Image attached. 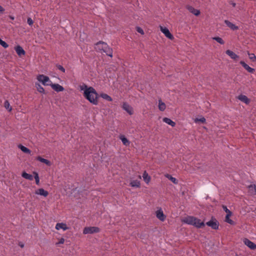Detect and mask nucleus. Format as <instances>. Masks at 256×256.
I'll return each instance as SVG.
<instances>
[{
  "mask_svg": "<svg viewBox=\"0 0 256 256\" xmlns=\"http://www.w3.org/2000/svg\"><path fill=\"white\" fill-rule=\"evenodd\" d=\"M104 44V50L102 51L104 52H105L106 54L110 57L112 56V50L109 47L108 44Z\"/></svg>",
  "mask_w": 256,
  "mask_h": 256,
  "instance_id": "9b49d317",
  "label": "nucleus"
},
{
  "mask_svg": "<svg viewBox=\"0 0 256 256\" xmlns=\"http://www.w3.org/2000/svg\"><path fill=\"white\" fill-rule=\"evenodd\" d=\"M156 218L162 222H164L166 218V216L164 214L161 208H158L156 212Z\"/></svg>",
  "mask_w": 256,
  "mask_h": 256,
  "instance_id": "39448f33",
  "label": "nucleus"
},
{
  "mask_svg": "<svg viewBox=\"0 0 256 256\" xmlns=\"http://www.w3.org/2000/svg\"><path fill=\"white\" fill-rule=\"evenodd\" d=\"M4 106L5 108L8 110V112H11L12 110V108L10 106L9 102L8 100H6L4 102Z\"/></svg>",
  "mask_w": 256,
  "mask_h": 256,
  "instance_id": "f704fd0d",
  "label": "nucleus"
},
{
  "mask_svg": "<svg viewBox=\"0 0 256 256\" xmlns=\"http://www.w3.org/2000/svg\"><path fill=\"white\" fill-rule=\"evenodd\" d=\"M244 244L251 250L256 249V244L250 240L245 238L244 240Z\"/></svg>",
  "mask_w": 256,
  "mask_h": 256,
  "instance_id": "9d476101",
  "label": "nucleus"
},
{
  "mask_svg": "<svg viewBox=\"0 0 256 256\" xmlns=\"http://www.w3.org/2000/svg\"><path fill=\"white\" fill-rule=\"evenodd\" d=\"M184 222L187 224L193 225L198 228H202L204 226V222H201L200 220L192 216H188L185 218Z\"/></svg>",
  "mask_w": 256,
  "mask_h": 256,
  "instance_id": "f03ea898",
  "label": "nucleus"
},
{
  "mask_svg": "<svg viewBox=\"0 0 256 256\" xmlns=\"http://www.w3.org/2000/svg\"><path fill=\"white\" fill-rule=\"evenodd\" d=\"M226 53L230 56L232 59L236 60L238 58L237 54L230 50H226Z\"/></svg>",
  "mask_w": 256,
  "mask_h": 256,
  "instance_id": "aec40b11",
  "label": "nucleus"
},
{
  "mask_svg": "<svg viewBox=\"0 0 256 256\" xmlns=\"http://www.w3.org/2000/svg\"><path fill=\"white\" fill-rule=\"evenodd\" d=\"M166 176L173 183H174L175 184H176L178 183L177 180L175 178L172 177V176H170L168 174H167L166 175Z\"/></svg>",
  "mask_w": 256,
  "mask_h": 256,
  "instance_id": "2f4dec72",
  "label": "nucleus"
},
{
  "mask_svg": "<svg viewBox=\"0 0 256 256\" xmlns=\"http://www.w3.org/2000/svg\"><path fill=\"white\" fill-rule=\"evenodd\" d=\"M104 44H107L104 42H102V41H100V42H98L96 44L95 49L97 50L103 51L104 50Z\"/></svg>",
  "mask_w": 256,
  "mask_h": 256,
  "instance_id": "2eb2a0df",
  "label": "nucleus"
},
{
  "mask_svg": "<svg viewBox=\"0 0 256 256\" xmlns=\"http://www.w3.org/2000/svg\"><path fill=\"white\" fill-rule=\"evenodd\" d=\"M212 38L213 40H216L218 42L219 44H223L224 43V40L221 38H220V37H213Z\"/></svg>",
  "mask_w": 256,
  "mask_h": 256,
  "instance_id": "c9c22d12",
  "label": "nucleus"
},
{
  "mask_svg": "<svg viewBox=\"0 0 256 256\" xmlns=\"http://www.w3.org/2000/svg\"><path fill=\"white\" fill-rule=\"evenodd\" d=\"M120 139L122 140L124 145L126 146H128L130 145V141L124 135H120Z\"/></svg>",
  "mask_w": 256,
  "mask_h": 256,
  "instance_id": "412c9836",
  "label": "nucleus"
},
{
  "mask_svg": "<svg viewBox=\"0 0 256 256\" xmlns=\"http://www.w3.org/2000/svg\"><path fill=\"white\" fill-rule=\"evenodd\" d=\"M130 186L132 187L139 188L140 186V182L138 180H132L130 182Z\"/></svg>",
  "mask_w": 256,
  "mask_h": 256,
  "instance_id": "cd10ccee",
  "label": "nucleus"
},
{
  "mask_svg": "<svg viewBox=\"0 0 256 256\" xmlns=\"http://www.w3.org/2000/svg\"><path fill=\"white\" fill-rule=\"evenodd\" d=\"M0 44L5 48H8V44L0 38Z\"/></svg>",
  "mask_w": 256,
  "mask_h": 256,
  "instance_id": "4c0bfd02",
  "label": "nucleus"
},
{
  "mask_svg": "<svg viewBox=\"0 0 256 256\" xmlns=\"http://www.w3.org/2000/svg\"><path fill=\"white\" fill-rule=\"evenodd\" d=\"M231 4L232 5V6L233 7H235V6H236V4L235 2H232L231 3Z\"/></svg>",
  "mask_w": 256,
  "mask_h": 256,
  "instance_id": "49530a36",
  "label": "nucleus"
},
{
  "mask_svg": "<svg viewBox=\"0 0 256 256\" xmlns=\"http://www.w3.org/2000/svg\"><path fill=\"white\" fill-rule=\"evenodd\" d=\"M136 30L138 32L142 34H144V30L142 28H141L140 27H137L136 28Z\"/></svg>",
  "mask_w": 256,
  "mask_h": 256,
  "instance_id": "37998d69",
  "label": "nucleus"
},
{
  "mask_svg": "<svg viewBox=\"0 0 256 256\" xmlns=\"http://www.w3.org/2000/svg\"><path fill=\"white\" fill-rule=\"evenodd\" d=\"M100 96L108 102H112V98L110 96L104 93L100 94Z\"/></svg>",
  "mask_w": 256,
  "mask_h": 256,
  "instance_id": "c85d7f7f",
  "label": "nucleus"
},
{
  "mask_svg": "<svg viewBox=\"0 0 256 256\" xmlns=\"http://www.w3.org/2000/svg\"><path fill=\"white\" fill-rule=\"evenodd\" d=\"M36 87L38 92H40L42 93V94H44V92H45L43 88V87L40 86V84L36 83Z\"/></svg>",
  "mask_w": 256,
  "mask_h": 256,
  "instance_id": "7c9ffc66",
  "label": "nucleus"
},
{
  "mask_svg": "<svg viewBox=\"0 0 256 256\" xmlns=\"http://www.w3.org/2000/svg\"><path fill=\"white\" fill-rule=\"evenodd\" d=\"M240 63L248 72L252 74L254 72V69L250 67L244 61H240Z\"/></svg>",
  "mask_w": 256,
  "mask_h": 256,
  "instance_id": "4468645a",
  "label": "nucleus"
},
{
  "mask_svg": "<svg viewBox=\"0 0 256 256\" xmlns=\"http://www.w3.org/2000/svg\"><path fill=\"white\" fill-rule=\"evenodd\" d=\"M231 215H232V214H226L225 220L228 223L231 224H234V221L230 218V217L231 216Z\"/></svg>",
  "mask_w": 256,
  "mask_h": 256,
  "instance_id": "72a5a7b5",
  "label": "nucleus"
},
{
  "mask_svg": "<svg viewBox=\"0 0 256 256\" xmlns=\"http://www.w3.org/2000/svg\"><path fill=\"white\" fill-rule=\"evenodd\" d=\"M33 174H34V178L36 180V183L37 185L40 184V178L38 176V172H33Z\"/></svg>",
  "mask_w": 256,
  "mask_h": 256,
  "instance_id": "473e14b6",
  "label": "nucleus"
},
{
  "mask_svg": "<svg viewBox=\"0 0 256 256\" xmlns=\"http://www.w3.org/2000/svg\"><path fill=\"white\" fill-rule=\"evenodd\" d=\"M20 246L21 248H23L24 247V244H20Z\"/></svg>",
  "mask_w": 256,
  "mask_h": 256,
  "instance_id": "09e8293b",
  "label": "nucleus"
},
{
  "mask_svg": "<svg viewBox=\"0 0 256 256\" xmlns=\"http://www.w3.org/2000/svg\"><path fill=\"white\" fill-rule=\"evenodd\" d=\"M36 160L42 162H43L46 164L48 166H50L51 165V162L50 160L45 159L44 158H42L41 156H38L36 158Z\"/></svg>",
  "mask_w": 256,
  "mask_h": 256,
  "instance_id": "4be33fe9",
  "label": "nucleus"
},
{
  "mask_svg": "<svg viewBox=\"0 0 256 256\" xmlns=\"http://www.w3.org/2000/svg\"><path fill=\"white\" fill-rule=\"evenodd\" d=\"M35 194L36 195L43 196L44 197H46L48 194V192L44 188H40L36 190L35 191Z\"/></svg>",
  "mask_w": 256,
  "mask_h": 256,
  "instance_id": "1a4fd4ad",
  "label": "nucleus"
},
{
  "mask_svg": "<svg viewBox=\"0 0 256 256\" xmlns=\"http://www.w3.org/2000/svg\"><path fill=\"white\" fill-rule=\"evenodd\" d=\"M58 70H60L62 71V72H65L64 68L61 65H58Z\"/></svg>",
  "mask_w": 256,
  "mask_h": 256,
  "instance_id": "c03bdc74",
  "label": "nucleus"
},
{
  "mask_svg": "<svg viewBox=\"0 0 256 256\" xmlns=\"http://www.w3.org/2000/svg\"><path fill=\"white\" fill-rule=\"evenodd\" d=\"M122 108L126 110L129 114L132 115L134 113L132 108L127 102H124L122 106Z\"/></svg>",
  "mask_w": 256,
  "mask_h": 256,
  "instance_id": "0eeeda50",
  "label": "nucleus"
},
{
  "mask_svg": "<svg viewBox=\"0 0 256 256\" xmlns=\"http://www.w3.org/2000/svg\"><path fill=\"white\" fill-rule=\"evenodd\" d=\"M238 98L240 100L246 104H249L250 102V100L245 95L240 94L238 96Z\"/></svg>",
  "mask_w": 256,
  "mask_h": 256,
  "instance_id": "a211bd4d",
  "label": "nucleus"
},
{
  "mask_svg": "<svg viewBox=\"0 0 256 256\" xmlns=\"http://www.w3.org/2000/svg\"><path fill=\"white\" fill-rule=\"evenodd\" d=\"M160 28L161 32L165 35L166 37H167L170 40H172L174 38L173 36L170 32L168 28H167L166 27H163L162 26H160Z\"/></svg>",
  "mask_w": 256,
  "mask_h": 256,
  "instance_id": "423d86ee",
  "label": "nucleus"
},
{
  "mask_svg": "<svg viewBox=\"0 0 256 256\" xmlns=\"http://www.w3.org/2000/svg\"><path fill=\"white\" fill-rule=\"evenodd\" d=\"M100 229L96 226H89L86 227L83 230V234H92L94 233H98L100 232Z\"/></svg>",
  "mask_w": 256,
  "mask_h": 256,
  "instance_id": "20e7f679",
  "label": "nucleus"
},
{
  "mask_svg": "<svg viewBox=\"0 0 256 256\" xmlns=\"http://www.w3.org/2000/svg\"><path fill=\"white\" fill-rule=\"evenodd\" d=\"M27 22L30 26H32L34 24L32 20L30 18H28L27 20Z\"/></svg>",
  "mask_w": 256,
  "mask_h": 256,
  "instance_id": "a19ab883",
  "label": "nucleus"
},
{
  "mask_svg": "<svg viewBox=\"0 0 256 256\" xmlns=\"http://www.w3.org/2000/svg\"><path fill=\"white\" fill-rule=\"evenodd\" d=\"M18 148L20 149V150L23 152L24 153L30 154L31 153V151L30 149L27 148L26 147L22 145L19 144L18 146Z\"/></svg>",
  "mask_w": 256,
  "mask_h": 256,
  "instance_id": "b1692460",
  "label": "nucleus"
},
{
  "mask_svg": "<svg viewBox=\"0 0 256 256\" xmlns=\"http://www.w3.org/2000/svg\"><path fill=\"white\" fill-rule=\"evenodd\" d=\"M10 19H12V20H14V16H10Z\"/></svg>",
  "mask_w": 256,
  "mask_h": 256,
  "instance_id": "de8ad7c7",
  "label": "nucleus"
},
{
  "mask_svg": "<svg viewBox=\"0 0 256 256\" xmlns=\"http://www.w3.org/2000/svg\"><path fill=\"white\" fill-rule=\"evenodd\" d=\"M248 54L250 60H252V62H256V56L254 54H250L248 52Z\"/></svg>",
  "mask_w": 256,
  "mask_h": 256,
  "instance_id": "e433bc0d",
  "label": "nucleus"
},
{
  "mask_svg": "<svg viewBox=\"0 0 256 256\" xmlns=\"http://www.w3.org/2000/svg\"><path fill=\"white\" fill-rule=\"evenodd\" d=\"M206 224L207 226H208L211 227L212 228H213L214 230H217L218 228V224L216 220H210L209 222H208L206 223Z\"/></svg>",
  "mask_w": 256,
  "mask_h": 256,
  "instance_id": "6e6552de",
  "label": "nucleus"
},
{
  "mask_svg": "<svg viewBox=\"0 0 256 256\" xmlns=\"http://www.w3.org/2000/svg\"><path fill=\"white\" fill-rule=\"evenodd\" d=\"M64 240H64V238H61L60 240H59V242H56V246H58V245H60V244H63L64 242Z\"/></svg>",
  "mask_w": 256,
  "mask_h": 256,
  "instance_id": "ea45409f",
  "label": "nucleus"
},
{
  "mask_svg": "<svg viewBox=\"0 0 256 256\" xmlns=\"http://www.w3.org/2000/svg\"><path fill=\"white\" fill-rule=\"evenodd\" d=\"M186 8L189 10L190 12L196 16H198L200 14V11L197 9L194 8L192 6H186Z\"/></svg>",
  "mask_w": 256,
  "mask_h": 256,
  "instance_id": "f3484780",
  "label": "nucleus"
},
{
  "mask_svg": "<svg viewBox=\"0 0 256 256\" xmlns=\"http://www.w3.org/2000/svg\"><path fill=\"white\" fill-rule=\"evenodd\" d=\"M50 86L53 90L56 92H62L64 90V88L58 84H52Z\"/></svg>",
  "mask_w": 256,
  "mask_h": 256,
  "instance_id": "f8f14e48",
  "label": "nucleus"
},
{
  "mask_svg": "<svg viewBox=\"0 0 256 256\" xmlns=\"http://www.w3.org/2000/svg\"><path fill=\"white\" fill-rule=\"evenodd\" d=\"M222 207L224 210L226 212V214H232V212L228 209L226 206H224Z\"/></svg>",
  "mask_w": 256,
  "mask_h": 256,
  "instance_id": "79ce46f5",
  "label": "nucleus"
},
{
  "mask_svg": "<svg viewBox=\"0 0 256 256\" xmlns=\"http://www.w3.org/2000/svg\"><path fill=\"white\" fill-rule=\"evenodd\" d=\"M4 10V9L0 5V12H2Z\"/></svg>",
  "mask_w": 256,
  "mask_h": 256,
  "instance_id": "a18cd8bd",
  "label": "nucleus"
},
{
  "mask_svg": "<svg viewBox=\"0 0 256 256\" xmlns=\"http://www.w3.org/2000/svg\"><path fill=\"white\" fill-rule=\"evenodd\" d=\"M55 228L57 230L62 229L64 230H66L68 229V228L66 224L63 222L57 223L56 225Z\"/></svg>",
  "mask_w": 256,
  "mask_h": 256,
  "instance_id": "dca6fc26",
  "label": "nucleus"
},
{
  "mask_svg": "<svg viewBox=\"0 0 256 256\" xmlns=\"http://www.w3.org/2000/svg\"><path fill=\"white\" fill-rule=\"evenodd\" d=\"M80 89L84 90V97L90 103L94 105L98 104V94L93 87H88L86 84H83L80 86Z\"/></svg>",
  "mask_w": 256,
  "mask_h": 256,
  "instance_id": "f257e3e1",
  "label": "nucleus"
},
{
  "mask_svg": "<svg viewBox=\"0 0 256 256\" xmlns=\"http://www.w3.org/2000/svg\"><path fill=\"white\" fill-rule=\"evenodd\" d=\"M224 23L226 24V25L229 27L230 29L232 30H237L238 29V26H236L235 24H232V22H230L228 20H225Z\"/></svg>",
  "mask_w": 256,
  "mask_h": 256,
  "instance_id": "6ab92c4d",
  "label": "nucleus"
},
{
  "mask_svg": "<svg viewBox=\"0 0 256 256\" xmlns=\"http://www.w3.org/2000/svg\"><path fill=\"white\" fill-rule=\"evenodd\" d=\"M142 178L144 179V180L148 184L150 180V177L149 176L148 174L146 172V171H144L142 174Z\"/></svg>",
  "mask_w": 256,
  "mask_h": 256,
  "instance_id": "393cba45",
  "label": "nucleus"
},
{
  "mask_svg": "<svg viewBox=\"0 0 256 256\" xmlns=\"http://www.w3.org/2000/svg\"><path fill=\"white\" fill-rule=\"evenodd\" d=\"M158 109L160 110L163 112L164 111L166 108V104L162 102V100L160 99L158 100Z\"/></svg>",
  "mask_w": 256,
  "mask_h": 256,
  "instance_id": "a878e982",
  "label": "nucleus"
},
{
  "mask_svg": "<svg viewBox=\"0 0 256 256\" xmlns=\"http://www.w3.org/2000/svg\"><path fill=\"white\" fill-rule=\"evenodd\" d=\"M200 122L202 123H204L206 122V118L204 117H202L200 118H196L194 120L195 122Z\"/></svg>",
  "mask_w": 256,
  "mask_h": 256,
  "instance_id": "58836bf2",
  "label": "nucleus"
},
{
  "mask_svg": "<svg viewBox=\"0 0 256 256\" xmlns=\"http://www.w3.org/2000/svg\"><path fill=\"white\" fill-rule=\"evenodd\" d=\"M14 50L19 56H24L26 54V52L20 46H17L14 48Z\"/></svg>",
  "mask_w": 256,
  "mask_h": 256,
  "instance_id": "ddd939ff",
  "label": "nucleus"
},
{
  "mask_svg": "<svg viewBox=\"0 0 256 256\" xmlns=\"http://www.w3.org/2000/svg\"><path fill=\"white\" fill-rule=\"evenodd\" d=\"M36 79L38 81L42 82L44 86H50L52 84V82L50 78L44 74H39L37 76Z\"/></svg>",
  "mask_w": 256,
  "mask_h": 256,
  "instance_id": "7ed1b4c3",
  "label": "nucleus"
},
{
  "mask_svg": "<svg viewBox=\"0 0 256 256\" xmlns=\"http://www.w3.org/2000/svg\"><path fill=\"white\" fill-rule=\"evenodd\" d=\"M248 190L251 194H256V186L255 185H250L249 186Z\"/></svg>",
  "mask_w": 256,
  "mask_h": 256,
  "instance_id": "c756f323",
  "label": "nucleus"
},
{
  "mask_svg": "<svg viewBox=\"0 0 256 256\" xmlns=\"http://www.w3.org/2000/svg\"><path fill=\"white\" fill-rule=\"evenodd\" d=\"M22 176L26 180H32L34 178V177L32 174H28L25 172H24L22 173Z\"/></svg>",
  "mask_w": 256,
  "mask_h": 256,
  "instance_id": "bb28decb",
  "label": "nucleus"
},
{
  "mask_svg": "<svg viewBox=\"0 0 256 256\" xmlns=\"http://www.w3.org/2000/svg\"><path fill=\"white\" fill-rule=\"evenodd\" d=\"M163 122L166 123L167 124L174 127L176 126V123L171 120L170 118H164L162 120Z\"/></svg>",
  "mask_w": 256,
  "mask_h": 256,
  "instance_id": "5701e85b",
  "label": "nucleus"
}]
</instances>
